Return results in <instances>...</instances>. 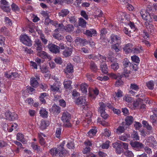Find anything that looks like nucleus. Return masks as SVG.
Segmentation results:
<instances>
[{"instance_id": "f257e3e1", "label": "nucleus", "mask_w": 157, "mask_h": 157, "mask_svg": "<svg viewBox=\"0 0 157 157\" xmlns=\"http://www.w3.org/2000/svg\"><path fill=\"white\" fill-rule=\"evenodd\" d=\"M140 14L142 18L146 21L145 25L148 32L151 33L154 32V27L150 23L152 21V19L150 13L147 12V10H143L141 11Z\"/></svg>"}, {"instance_id": "f03ea898", "label": "nucleus", "mask_w": 157, "mask_h": 157, "mask_svg": "<svg viewBox=\"0 0 157 157\" xmlns=\"http://www.w3.org/2000/svg\"><path fill=\"white\" fill-rule=\"evenodd\" d=\"M65 144V141H63L57 148L53 147L50 150V153L53 157L56 156H62L67 152L63 147Z\"/></svg>"}, {"instance_id": "7ed1b4c3", "label": "nucleus", "mask_w": 157, "mask_h": 157, "mask_svg": "<svg viewBox=\"0 0 157 157\" xmlns=\"http://www.w3.org/2000/svg\"><path fill=\"white\" fill-rule=\"evenodd\" d=\"M130 144L133 149L137 151H140L144 148V145L139 142L135 141H131Z\"/></svg>"}, {"instance_id": "20e7f679", "label": "nucleus", "mask_w": 157, "mask_h": 157, "mask_svg": "<svg viewBox=\"0 0 157 157\" xmlns=\"http://www.w3.org/2000/svg\"><path fill=\"white\" fill-rule=\"evenodd\" d=\"M21 41L24 44L31 46L32 45V41L26 35H21L20 38Z\"/></svg>"}, {"instance_id": "39448f33", "label": "nucleus", "mask_w": 157, "mask_h": 157, "mask_svg": "<svg viewBox=\"0 0 157 157\" xmlns=\"http://www.w3.org/2000/svg\"><path fill=\"white\" fill-rule=\"evenodd\" d=\"M1 4L0 7L4 11L9 12L10 11V5L9 3L6 0H1L0 1Z\"/></svg>"}, {"instance_id": "423d86ee", "label": "nucleus", "mask_w": 157, "mask_h": 157, "mask_svg": "<svg viewBox=\"0 0 157 157\" xmlns=\"http://www.w3.org/2000/svg\"><path fill=\"white\" fill-rule=\"evenodd\" d=\"M48 48L49 51L53 53L57 54L60 52L59 47L55 44H49L48 45Z\"/></svg>"}, {"instance_id": "0eeeda50", "label": "nucleus", "mask_w": 157, "mask_h": 157, "mask_svg": "<svg viewBox=\"0 0 157 157\" xmlns=\"http://www.w3.org/2000/svg\"><path fill=\"white\" fill-rule=\"evenodd\" d=\"M6 118L7 120L13 121L17 118V116L14 113H11L10 111H7L5 113Z\"/></svg>"}, {"instance_id": "6e6552de", "label": "nucleus", "mask_w": 157, "mask_h": 157, "mask_svg": "<svg viewBox=\"0 0 157 157\" xmlns=\"http://www.w3.org/2000/svg\"><path fill=\"white\" fill-rule=\"evenodd\" d=\"M146 142L147 143V145L150 146L155 147L157 146V142L153 136H151L148 137L147 140Z\"/></svg>"}, {"instance_id": "1a4fd4ad", "label": "nucleus", "mask_w": 157, "mask_h": 157, "mask_svg": "<svg viewBox=\"0 0 157 157\" xmlns=\"http://www.w3.org/2000/svg\"><path fill=\"white\" fill-rule=\"evenodd\" d=\"M34 46L36 49V52H37L42 50L43 45L39 39H36L34 41Z\"/></svg>"}, {"instance_id": "9d476101", "label": "nucleus", "mask_w": 157, "mask_h": 157, "mask_svg": "<svg viewBox=\"0 0 157 157\" xmlns=\"http://www.w3.org/2000/svg\"><path fill=\"white\" fill-rule=\"evenodd\" d=\"M37 56L43 59L50 60L51 57L50 55L48 54L44 51L40 50V51L36 52Z\"/></svg>"}, {"instance_id": "9b49d317", "label": "nucleus", "mask_w": 157, "mask_h": 157, "mask_svg": "<svg viewBox=\"0 0 157 157\" xmlns=\"http://www.w3.org/2000/svg\"><path fill=\"white\" fill-rule=\"evenodd\" d=\"M112 42L116 43L117 45H120L121 43V38L119 36L112 34L110 36Z\"/></svg>"}, {"instance_id": "f8f14e48", "label": "nucleus", "mask_w": 157, "mask_h": 157, "mask_svg": "<svg viewBox=\"0 0 157 157\" xmlns=\"http://www.w3.org/2000/svg\"><path fill=\"white\" fill-rule=\"evenodd\" d=\"M76 98L75 102L77 105L82 106L86 105H87V103L86 102L85 98L84 97L82 96L81 97H78V98Z\"/></svg>"}, {"instance_id": "ddd939ff", "label": "nucleus", "mask_w": 157, "mask_h": 157, "mask_svg": "<svg viewBox=\"0 0 157 157\" xmlns=\"http://www.w3.org/2000/svg\"><path fill=\"white\" fill-rule=\"evenodd\" d=\"M73 51L72 47H66L65 49L62 52L63 55L65 57H68L71 56Z\"/></svg>"}, {"instance_id": "4468645a", "label": "nucleus", "mask_w": 157, "mask_h": 157, "mask_svg": "<svg viewBox=\"0 0 157 157\" xmlns=\"http://www.w3.org/2000/svg\"><path fill=\"white\" fill-rule=\"evenodd\" d=\"M71 118V115L68 112H64L63 113L61 120L63 122L69 121Z\"/></svg>"}, {"instance_id": "2eb2a0df", "label": "nucleus", "mask_w": 157, "mask_h": 157, "mask_svg": "<svg viewBox=\"0 0 157 157\" xmlns=\"http://www.w3.org/2000/svg\"><path fill=\"white\" fill-rule=\"evenodd\" d=\"M133 45L131 43H128L125 45L123 49L126 53H132Z\"/></svg>"}, {"instance_id": "dca6fc26", "label": "nucleus", "mask_w": 157, "mask_h": 157, "mask_svg": "<svg viewBox=\"0 0 157 157\" xmlns=\"http://www.w3.org/2000/svg\"><path fill=\"white\" fill-rule=\"evenodd\" d=\"M76 43L77 44H81L84 46L88 44V41L85 39H82L79 37H77L75 40Z\"/></svg>"}, {"instance_id": "f3484780", "label": "nucleus", "mask_w": 157, "mask_h": 157, "mask_svg": "<svg viewBox=\"0 0 157 157\" xmlns=\"http://www.w3.org/2000/svg\"><path fill=\"white\" fill-rule=\"evenodd\" d=\"M97 33L95 30L94 29L90 30H86L84 34L88 36L92 37L93 36H95Z\"/></svg>"}, {"instance_id": "a211bd4d", "label": "nucleus", "mask_w": 157, "mask_h": 157, "mask_svg": "<svg viewBox=\"0 0 157 157\" xmlns=\"http://www.w3.org/2000/svg\"><path fill=\"white\" fill-rule=\"evenodd\" d=\"M64 70V72L66 74L72 73L73 72V67L71 63H68Z\"/></svg>"}, {"instance_id": "6ab92c4d", "label": "nucleus", "mask_w": 157, "mask_h": 157, "mask_svg": "<svg viewBox=\"0 0 157 157\" xmlns=\"http://www.w3.org/2000/svg\"><path fill=\"white\" fill-rule=\"evenodd\" d=\"M124 122H122V125L119 126L116 129V132L118 134H120L124 132L125 130Z\"/></svg>"}, {"instance_id": "aec40b11", "label": "nucleus", "mask_w": 157, "mask_h": 157, "mask_svg": "<svg viewBox=\"0 0 157 157\" xmlns=\"http://www.w3.org/2000/svg\"><path fill=\"white\" fill-rule=\"evenodd\" d=\"M64 30L66 32L70 33L73 32L74 29V26L71 24H68L65 26L63 28Z\"/></svg>"}, {"instance_id": "412c9836", "label": "nucleus", "mask_w": 157, "mask_h": 157, "mask_svg": "<svg viewBox=\"0 0 157 157\" xmlns=\"http://www.w3.org/2000/svg\"><path fill=\"white\" fill-rule=\"evenodd\" d=\"M69 13V11L67 9H63L59 12L58 14L59 17H66Z\"/></svg>"}, {"instance_id": "4be33fe9", "label": "nucleus", "mask_w": 157, "mask_h": 157, "mask_svg": "<svg viewBox=\"0 0 157 157\" xmlns=\"http://www.w3.org/2000/svg\"><path fill=\"white\" fill-rule=\"evenodd\" d=\"M133 121V118L132 116H127L125 119V124L129 126L132 123Z\"/></svg>"}, {"instance_id": "5701e85b", "label": "nucleus", "mask_w": 157, "mask_h": 157, "mask_svg": "<svg viewBox=\"0 0 157 157\" xmlns=\"http://www.w3.org/2000/svg\"><path fill=\"white\" fill-rule=\"evenodd\" d=\"M143 100L140 98H138L136 101L133 102V105L135 107H137L139 106L140 105H141L143 103Z\"/></svg>"}, {"instance_id": "b1692460", "label": "nucleus", "mask_w": 157, "mask_h": 157, "mask_svg": "<svg viewBox=\"0 0 157 157\" xmlns=\"http://www.w3.org/2000/svg\"><path fill=\"white\" fill-rule=\"evenodd\" d=\"M142 50L139 47L133 46L132 53L137 54L141 52Z\"/></svg>"}, {"instance_id": "393cba45", "label": "nucleus", "mask_w": 157, "mask_h": 157, "mask_svg": "<svg viewBox=\"0 0 157 157\" xmlns=\"http://www.w3.org/2000/svg\"><path fill=\"white\" fill-rule=\"evenodd\" d=\"M100 69L103 73L107 74L108 73V68L107 65L102 64L100 65Z\"/></svg>"}, {"instance_id": "a878e982", "label": "nucleus", "mask_w": 157, "mask_h": 157, "mask_svg": "<svg viewBox=\"0 0 157 157\" xmlns=\"http://www.w3.org/2000/svg\"><path fill=\"white\" fill-rule=\"evenodd\" d=\"M130 137L129 134H124L119 136V139L123 141H125L127 140L130 139Z\"/></svg>"}, {"instance_id": "bb28decb", "label": "nucleus", "mask_w": 157, "mask_h": 157, "mask_svg": "<svg viewBox=\"0 0 157 157\" xmlns=\"http://www.w3.org/2000/svg\"><path fill=\"white\" fill-rule=\"evenodd\" d=\"M97 132L96 130L92 129H90L87 133V136L90 138H92L95 136Z\"/></svg>"}, {"instance_id": "cd10ccee", "label": "nucleus", "mask_w": 157, "mask_h": 157, "mask_svg": "<svg viewBox=\"0 0 157 157\" xmlns=\"http://www.w3.org/2000/svg\"><path fill=\"white\" fill-rule=\"evenodd\" d=\"M40 116L44 118H46L48 117V112L46 110L42 108L40 111Z\"/></svg>"}, {"instance_id": "c85d7f7f", "label": "nucleus", "mask_w": 157, "mask_h": 157, "mask_svg": "<svg viewBox=\"0 0 157 157\" xmlns=\"http://www.w3.org/2000/svg\"><path fill=\"white\" fill-rule=\"evenodd\" d=\"M17 139L18 140L21 141L22 143L25 142V139L24 138V135L21 133H18L17 134Z\"/></svg>"}, {"instance_id": "c756f323", "label": "nucleus", "mask_w": 157, "mask_h": 157, "mask_svg": "<svg viewBox=\"0 0 157 157\" xmlns=\"http://www.w3.org/2000/svg\"><path fill=\"white\" fill-rule=\"evenodd\" d=\"M102 56L100 54H98V55L95 56L94 55H90L88 56V58L89 59H93L95 60L97 59H101Z\"/></svg>"}, {"instance_id": "7c9ffc66", "label": "nucleus", "mask_w": 157, "mask_h": 157, "mask_svg": "<svg viewBox=\"0 0 157 157\" xmlns=\"http://www.w3.org/2000/svg\"><path fill=\"white\" fill-rule=\"evenodd\" d=\"M78 24L79 26L84 27L86 25V22L83 18L80 17L79 19Z\"/></svg>"}, {"instance_id": "2f4dec72", "label": "nucleus", "mask_w": 157, "mask_h": 157, "mask_svg": "<svg viewBox=\"0 0 157 157\" xmlns=\"http://www.w3.org/2000/svg\"><path fill=\"white\" fill-rule=\"evenodd\" d=\"M38 83L35 78H31L30 79V84L33 87H36L37 86Z\"/></svg>"}, {"instance_id": "473e14b6", "label": "nucleus", "mask_w": 157, "mask_h": 157, "mask_svg": "<svg viewBox=\"0 0 157 157\" xmlns=\"http://www.w3.org/2000/svg\"><path fill=\"white\" fill-rule=\"evenodd\" d=\"M123 65L124 67H127L130 66L131 67L132 63H130L127 58H125L124 59L123 62Z\"/></svg>"}, {"instance_id": "72a5a7b5", "label": "nucleus", "mask_w": 157, "mask_h": 157, "mask_svg": "<svg viewBox=\"0 0 157 157\" xmlns=\"http://www.w3.org/2000/svg\"><path fill=\"white\" fill-rule=\"evenodd\" d=\"M100 107L98 109V111L100 113L104 112L105 110V105L103 102H100L99 104Z\"/></svg>"}, {"instance_id": "f704fd0d", "label": "nucleus", "mask_w": 157, "mask_h": 157, "mask_svg": "<svg viewBox=\"0 0 157 157\" xmlns=\"http://www.w3.org/2000/svg\"><path fill=\"white\" fill-rule=\"evenodd\" d=\"M88 85L86 84H82L81 85V89L82 93H86L87 92Z\"/></svg>"}, {"instance_id": "c9c22d12", "label": "nucleus", "mask_w": 157, "mask_h": 157, "mask_svg": "<svg viewBox=\"0 0 157 157\" xmlns=\"http://www.w3.org/2000/svg\"><path fill=\"white\" fill-rule=\"evenodd\" d=\"M150 118L153 125H156L157 124V116L152 115L150 116Z\"/></svg>"}, {"instance_id": "e433bc0d", "label": "nucleus", "mask_w": 157, "mask_h": 157, "mask_svg": "<svg viewBox=\"0 0 157 157\" xmlns=\"http://www.w3.org/2000/svg\"><path fill=\"white\" fill-rule=\"evenodd\" d=\"M53 113L59 112L60 111V109L59 106H57L56 105H54L50 110Z\"/></svg>"}, {"instance_id": "4c0bfd02", "label": "nucleus", "mask_w": 157, "mask_h": 157, "mask_svg": "<svg viewBox=\"0 0 157 157\" xmlns=\"http://www.w3.org/2000/svg\"><path fill=\"white\" fill-rule=\"evenodd\" d=\"M49 125L48 122H47L44 121H41L40 128L42 130H44L46 128V127Z\"/></svg>"}, {"instance_id": "58836bf2", "label": "nucleus", "mask_w": 157, "mask_h": 157, "mask_svg": "<svg viewBox=\"0 0 157 157\" xmlns=\"http://www.w3.org/2000/svg\"><path fill=\"white\" fill-rule=\"evenodd\" d=\"M72 82L70 80H65L63 82L64 87L66 89L69 88L71 86Z\"/></svg>"}, {"instance_id": "ea45409f", "label": "nucleus", "mask_w": 157, "mask_h": 157, "mask_svg": "<svg viewBox=\"0 0 157 157\" xmlns=\"http://www.w3.org/2000/svg\"><path fill=\"white\" fill-rule=\"evenodd\" d=\"M147 86L150 90H152L154 88V82L153 81L151 80L146 83Z\"/></svg>"}, {"instance_id": "a19ab883", "label": "nucleus", "mask_w": 157, "mask_h": 157, "mask_svg": "<svg viewBox=\"0 0 157 157\" xmlns=\"http://www.w3.org/2000/svg\"><path fill=\"white\" fill-rule=\"evenodd\" d=\"M131 138L133 139L134 140H139V137L137 132H133L132 134Z\"/></svg>"}, {"instance_id": "79ce46f5", "label": "nucleus", "mask_w": 157, "mask_h": 157, "mask_svg": "<svg viewBox=\"0 0 157 157\" xmlns=\"http://www.w3.org/2000/svg\"><path fill=\"white\" fill-rule=\"evenodd\" d=\"M117 44H113L111 46L112 49L115 51L116 52H118L120 51V49Z\"/></svg>"}, {"instance_id": "37998d69", "label": "nucleus", "mask_w": 157, "mask_h": 157, "mask_svg": "<svg viewBox=\"0 0 157 157\" xmlns=\"http://www.w3.org/2000/svg\"><path fill=\"white\" fill-rule=\"evenodd\" d=\"M142 124L144 127L146 128L147 129L150 130L152 129V127L148 124L147 121H143Z\"/></svg>"}, {"instance_id": "c03bdc74", "label": "nucleus", "mask_w": 157, "mask_h": 157, "mask_svg": "<svg viewBox=\"0 0 157 157\" xmlns=\"http://www.w3.org/2000/svg\"><path fill=\"white\" fill-rule=\"evenodd\" d=\"M109 76L112 78L115 79L121 78L123 77V75H117L115 74L111 73L109 74Z\"/></svg>"}, {"instance_id": "a18cd8bd", "label": "nucleus", "mask_w": 157, "mask_h": 157, "mask_svg": "<svg viewBox=\"0 0 157 157\" xmlns=\"http://www.w3.org/2000/svg\"><path fill=\"white\" fill-rule=\"evenodd\" d=\"M40 38L44 44L46 45L47 44L48 42V40L46 39L43 34L42 33L40 34Z\"/></svg>"}, {"instance_id": "49530a36", "label": "nucleus", "mask_w": 157, "mask_h": 157, "mask_svg": "<svg viewBox=\"0 0 157 157\" xmlns=\"http://www.w3.org/2000/svg\"><path fill=\"white\" fill-rule=\"evenodd\" d=\"M46 93H42L40 94V95L39 97L40 100L43 103H45L46 102V101L44 99V98L46 97Z\"/></svg>"}, {"instance_id": "de8ad7c7", "label": "nucleus", "mask_w": 157, "mask_h": 157, "mask_svg": "<svg viewBox=\"0 0 157 157\" xmlns=\"http://www.w3.org/2000/svg\"><path fill=\"white\" fill-rule=\"evenodd\" d=\"M130 89L136 91H138L139 89L138 85L135 83H132L130 85Z\"/></svg>"}, {"instance_id": "09e8293b", "label": "nucleus", "mask_w": 157, "mask_h": 157, "mask_svg": "<svg viewBox=\"0 0 157 157\" xmlns=\"http://www.w3.org/2000/svg\"><path fill=\"white\" fill-rule=\"evenodd\" d=\"M124 155L126 157H133L134 154L132 152L128 150H127L124 152Z\"/></svg>"}, {"instance_id": "8fccbe9b", "label": "nucleus", "mask_w": 157, "mask_h": 157, "mask_svg": "<svg viewBox=\"0 0 157 157\" xmlns=\"http://www.w3.org/2000/svg\"><path fill=\"white\" fill-rule=\"evenodd\" d=\"M98 122L102 125L103 126H106L109 125V124L105 121L101 120V119L98 118Z\"/></svg>"}, {"instance_id": "3c124183", "label": "nucleus", "mask_w": 157, "mask_h": 157, "mask_svg": "<svg viewBox=\"0 0 157 157\" xmlns=\"http://www.w3.org/2000/svg\"><path fill=\"white\" fill-rule=\"evenodd\" d=\"M67 18L69 19L70 22L72 24L75 23L77 20L75 16H69Z\"/></svg>"}, {"instance_id": "603ef678", "label": "nucleus", "mask_w": 157, "mask_h": 157, "mask_svg": "<svg viewBox=\"0 0 157 157\" xmlns=\"http://www.w3.org/2000/svg\"><path fill=\"white\" fill-rule=\"evenodd\" d=\"M129 71L125 67L124 69L123 72L121 75H123V77H128V74H129Z\"/></svg>"}, {"instance_id": "864d4df0", "label": "nucleus", "mask_w": 157, "mask_h": 157, "mask_svg": "<svg viewBox=\"0 0 157 157\" xmlns=\"http://www.w3.org/2000/svg\"><path fill=\"white\" fill-rule=\"evenodd\" d=\"M131 59L132 61L137 64L139 63L140 61L139 57L136 55L132 56Z\"/></svg>"}, {"instance_id": "5fc2aeb1", "label": "nucleus", "mask_w": 157, "mask_h": 157, "mask_svg": "<svg viewBox=\"0 0 157 157\" xmlns=\"http://www.w3.org/2000/svg\"><path fill=\"white\" fill-rule=\"evenodd\" d=\"M1 32L4 34L8 35L9 34V32L5 27H2L0 29Z\"/></svg>"}, {"instance_id": "6e6d98bb", "label": "nucleus", "mask_w": 157, "mask_h": 157, "mask_svg": "<svg viewBox=\"0 0 157 157\" xmlns=\"http://www.w3.org/2000/svg\"><path fill=\"white\" fill-rule=\"evenodd\" d=\"M11 6L12 10L15 12L18 11L20 10L18 6L14 3H13L11 5Z\"/></svg>"}, {"instance_id": "4d7b16f0", "label": "nucleus", "mask_w": 157, "mask_h": 157, "mask_svg": "<svg viewBox=\"0 0 157 157\" xmlns=\"http://www.w3.org/2000/svg\"><path fill=\"white\" fill-rule=\"evenodd\" d=\"M111 67L114 71L117 70L119 67L118 64L117 63H113L111 65Z\"/></svg>"}, {"instance_id": "13d9d810", "label": "nucleus", "mask_w": 157, "mask_h": 157, "mask_svg": "<svg viewBox=\"0 0 157 157\" xmlns=\"http://www.w3.org/2000/svg\"><path fill=\"white\" fill-rule=\"evenodd\" d=\"M11 128H10L9 131V132H11L14 129L15 131H16L17 129V124L15 123H14L13 124H12L11 125Z\"/></svg>"}, {"instance_id": "bf43d9fd", "label": "nucleus", "mask_w": 157, "mask_h": 157, "mask_svg": "<svg viewBox=\"0 0 157 157\" xmlns=\"http://www.w3.org/2000/svg\"><path fill=\"white\" fill-rule=\"evenodd\" d=\"M67 147L69 149H74V144L73 142H69L67 145Z\"/></svg>"}, {"instance_id": "052dcab7", "label": "nucleus", "mask_w": 157, "mask_h": 157, "mask_svg": "<svg viewBox=\"0 0 157 157\" xmlns=\"http://www.w3.org/2000/svg\"><path fill=\"white\" fill-rule=\"evenodd\" d=\"M123 99L124 100L128 102H131L133 100V98L128 96H125Z\"/></svg>"}, {"instance_id": "680f3d73", "label": "nucleus", "mask_w": 157, "mask_h": 157, "mask_svg": "<svg viewBox=\"0 0 157 157\" xmlns=\"http://www.w3.org/2000/svg\"><path fill=\"white\" fill-rule=\"evenodd\" d=\"M90 68L94 71H95L97 69V66L93 62L90 63Z\"/></svg>"}, {"instance_id": "e2e57ef3", "label": "nucleus", "mask_w": 157, "mask_h": 157, "mask_svg": "<svg viewBox=\"0 0 157 157\" xmlns=\"http://www.w3.org/2000/svg\"><path fill=\"white\" fill-rule=\"evenodd\" d=\"M90 147H86L84 148L82 152L84 154H90Z\"/></svg>"}, {"instance_id": "0e129e2a", "label": "nucleus", "mask_w": 157, "mask_h": 157, "mask_svg": "<svg viewBox=\"0 0 157 157\" xmlns=\"http://www.w3.org/2000/svg\"><path fill=\"white\" fill-rule=\"evenodd\" d=\"M123 82L121 79V78L118 79L115 83V85L117 87H119L122 85L123 84Z\"/></svg>"}, {"instance_id": "69168bd1", "label": "nucleus", "mask_w": 157, "mask_h": 157, "mask_svg": "<svg viewBox=\"0 0 157 157\" xmlns=\"http://www.w3.org/2000/svg\"><path fill=\"white\" fill-rule=\"evenodd\" d=\"M109 141H106L105 143H104L101 146V147L103 149H108L109 146Z\"/></svg>"}, {"instance_id": "338daca9", "label": "nucleus", "mask_w": 157, "mask_h": 157, "mask_svg": "<svg viewBox=\"0 0 157 157\" xmlns=\"http://www.w3.org/2000/svg\"><path fill=\"white\" fill-rule=\"evenodd\" d=\"M81 15L86 20H88V15L85 11L82 10L81 11Z\"/></svg>"}, {"instance_id": "774afa93", "label": "nucleus", "mask_w": 157, "mask_h": 157, "mask_svg": "<svg viewBox=\"0 0 157 157\" xmlns=\"http://www.w3.org/2000/svg\"><path fill=\"white\" fill-rule=\"evenodd\" d=\"M62 131L61 128H58L57 129L56 131V136L57 137L59 138L61 134Z\"/></svg>"}]
</instances>
